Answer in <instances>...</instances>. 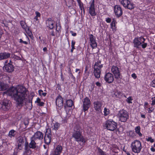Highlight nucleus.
<instances>
[{
    "label": "nucleus",
    "mask_w": 155,
    "mask_h": 155,
    "mask_svg": "<svg viewBox=\"0 0 155 155\" xmlns=\"http://www.w3.org/2000/svg\"><path fill=\"white\" fill-rule=\"evenodd\" d=\"M28 91V90L23 86L19 87L18 89L16 87L12 86L4 92L3 94L14 98L17 102V106L21 107L23 106Z\"/></svg>",
    "instance_id": "1"
},
{
    "label": "nucleus",
    "mask_w": 155,
    "mask_h": 155,
    "mask_svg": "<svg viewBox=\"0 0 155 155\" xmlns=\"http://www.w3.org/2000/svg\"><path fill=\"white\" fill-rule=\"evenodd\" d=\"M83 129L79 126H76L74 128L72 134V137L78 142H81L83 144L86 142L87 140L85 137L82 135Z\"/></svg>",
    "instance_id": "2"
},
{
    "label": "nucleus",
    "mask_w": 155,
    "mask_h": 155,
    "mask_svg": "<svg viewBox=\"0 0 155 155\" xmlns=\"http://www.w3.org/2000/svg\"><path fill=\"white\" fill-rule=\"evenodd\" d=\"M103 64H101V61L98 60L95 62L93 66V74L96 78L99 79L100 78L101 69Z\"/></svg>",
    "instance_id": "3"
},
{
    "label": "nucleus",
    "mask_w": 155,
    "mask_h": 155,
    "mask_svg": "<svg viewBox=\"0 0 155 155\" xmlns=\"http://www.w3.org/2000/svg\"><path fill=\"white\" fill-rule=\"evenodd\" d=\"M117 124L113 120L109 119L107 120L104 124V127L107 130L114 131L117 128Z\"/></svg>",
    "instance_id": "4"
},
{
    "label": "nucleus",
    "mask_w": 155,
    "mask_h": 155,
    "mask_svg": "<svg viewBox=\"0 0 155 155\" xmlns=\"http://www.w3.org/2000/svg\"><path fill=\"white\" fill-rule=\"evenodd\" d=\"M132 151L134 153H140L142 147L141 142L138 140H134L132 142L130 146Z\"/></svg>",
    "instance_id": "5"
},
{
    "label": "nucleus",
    "mask_w": 155,
    "mask_h": 155,
    "mask_svg": "<svg viewBox=\"0 0 155 155\" xmlns=\"http://www.w3.org/2000/svg\"><path fill=\"white\" fill-rule=\"evenodd\" d=\"M119 120L121 122H126L129 118V114L125 110L122 109L120 110L118 114Z\"/></svg>",
    "instance_id": "6"
},
{
    "label": "nucleus",
    "mask_w": 155,
    "mask_h": 155,
    "mask_svg": "<svg viewBox=\"0 0 155 155\" xmlns=\"http://www.w3.org/2000/svg\"><path fill=\"white\" fill-rule=\"evenodd\" d=\"M45 132V135L44 137V142L49 145L51 142L52 139V133L51 129L46 128Z\"/></svg>",
    "instance_id": "7"
},
{
    "label": "nucleus",
    "mask_w": 155,
    "mask_h": 155,
    "mask_svg": "<svg viewBox=\"0 0 155 155\" xmlns=\"http://www.w3.org/2000/svg\"><path fill=\"white\" fill-rule=\"evenodd\" d=\"M1 105V108L2 110L5 111H8L10 108L11 103V101L7 99H4L0 102Z\"/></svg>",
    "instance_id": "8"
},
{
    "label": "nucleus",
    "mask_w": 155,
    "mask_h": 155,
    "mask_svg": "<svg viewBox=\"0 0 155 155\" xmlns=\"http://www.w3.org/2000/svg\"><path fill=\"white\" fill-rule=\"evenodd\" d=\"M120 4L125 8L132 9L134 8V5L129 0H119Z\"/></svg>",
    "instance_id": "9"
},
{
    "label": "nucleus",
    "mask_w": 155,
    "mask_h": 155,
    "mask_svg": "<svg viewBox=\"0 0 155 155\" xmlns=\"http://www.w3.org/2000/svg\"><path fill=\"white\" fill-rule=\"evenodd\" d=\"M94 2V0H92L91 3H90V5L88 7V13L92 17H94L97 14L95 7Z\"/></svg>",
    "instance_id": "10"
},
{
    "label": "nucleus",
    "mask_w": 155,
    "mask_h": 155,
    "mask_svg": "<svg viewBox=\"0 0 155 155\" xmlns=\"http://www.w3.org/2000/svg\"><path fill=\"white\" fill-rule=\"evenodd\" d=\"M114 11L116 17L119 18L122 15L123 11L121 7L119 5H116L114 6Z\"/></svg>",
    "instance_id": "11"
},
{
    "label": "nucleus",
    "mask_w": 155,
    "mask_h": 155,
    "mask_svg": "<svg viewBox=\"0 0 155 155\" xmlns=\"http://www.w3.org/2000/svg\"><path fill=\"white\" fill-rule=\"evenodd\" d=\"M56 104L57 109L61 110L63 104V98L60 95H59L56 97Z\"/></svg>",
    "instance_id": "12"
},
{
    "label": "nucleus",
    "mask_w": 155,
    "mask_h": 155,
    "mask_svg": "<svg viewBox=\"0 0 155 155\" xmlns=\"http://www.w3.org/2000/svg\"><path fill=\"white\" fill-rule=\"evenodd\" d=\"M104 79L106 82L108 84L112 83L114 81V75L110 72L106 73L104 75Z\"/></svg>",
    "instance_id": "13"
},
{
    "label": "nucleus",
    "mask_w": 155,
    "mask_h": 155,
    "mask_svg": "<svg viewBox=\"0 0 155 155\" xmlns=\"http://www.w3.org/2000/svg\"><path fill=\"white\" fill-rule=\"evenodd\" d=\"M44 138V134L41 131H37L35 132L31 137V138L36 141H41Z\"/></svg>",
    "instance_id": "14"
},
{
    "label": "nucleus",
    "mask_w": 155,
    "mask_h": 155,
    "mask_svg": "<svg viewBox=\"0 0 155 155\" xmlns=\"http://www.w3.org/2000/svg\"><path fill=\"white\" fill-rule=\"evenodd\" d=\"M94 110L97 112H101L102 111V103L101 101H96L93 103Z\"/></svg>",
    "instance_id": "15"
},
{
    "label": "nucleus",
    "mask_w": 155,
    "mask_h": 155,
    "mask_svg": "<svg viewBox=\"0 0 155 155\" xmlns=\"http://www.w3.org/2000/svg\"><path fill=\"white\" fill-rule=\"evenodd\" d=\"M90 44L92 49L97 47V44L96 41V38L92 34L89 35Z\"/></svg>",
    "instance_id": "16"
},
{
    "label": "nucleus",
    "mask_w": 155,
    "mask_h": 155,
    "mask_svg": "<svg viewBox=\"0 0 155 155\" xmlns=\"http://www.w3.org/2000/svg\"><path fill=\"white\" fill-rule=\"evenodd\" d=\"M134 47L136 48L139 49L140 46L141 45V37H136L134 38L133 41Z\"/></svg>",
    "instance_id": "17"
},
{
    "label": "nucleus",
    "mask_w": 155,
    "mask_h": 155,
    "mask_svg": "<svg viewBox=\"0 0 155 155\" xmlns=\"http://www.w3.org/2000/svg\"><path fill=\"white\" fill-rule=\"evenodd\" d=\"M11 61L7 64L5 65L3 68L7 72L11 73L14 71V67L11 63Z\"/></svg>",
    "instance_id": "18"
},
{
    "label": "nucleus",
    "mask_w": 155,
    "mask_h": 155,
    "mask_svg": "<svg viewBox=\"0 0 155 155\" xmlns=\"http://www.w3.org/2000/svg\"><path fill=\"white\" fill-rule=\"evenodd\" d=\"M25 141L23 138L19 136L18 138V148L19 150H22L24 145Z\"/></svg>",
    "instance_id": "19"
},
{
    "label": "nucleus",
    "mask_w": 155,
    "mask_h": 155,
    "mask_svg": "<svg viewBox=\"0 0 155 155\" xmlns=\"http://www.w3.org/2000/svg\"><path fill=\"white\" fill-rule=\"evenodd\" d=\"M35 140L34 139L31 138V141L29 143L28 142L26 141L25 143V145H28V147L30 149H35L36 148V143L35 142Z\"/></svg>",
    "instance_id": "20"
},
{
    "label": "nucleus",
    "mask_w": 155,
    "mask_h": 155,
    "mask_svg": "<svg viewBox=\"0 0 155 155\" xmlns=\"http://www.w3.org/2000/svg\"><path fill=\"white\" fill-rule=\"evenodd\" d=\"M111 71L114 76L120 75V69L116 66L113 65L111 67Z\"/></svg>",
    "instance_id": "21"
},
{
    "label": "nucleus",
    "mask_w": 155,
    "mask_h": 155,
    "mask_svg": "<svg viewBox=\"0 0 155 155\" xmlns=\"http://www.w3.org/2000/svg\"><path fill=\"white\" fill-rule=\"evenodd\" d=\"M63 148L61 146L58 145L54 149L52 155H60L62 151Z\"/></svg>",
    "instance_id": "22"
},
{
    "label": "nucleus",
    "mask_w": 155,
    "mask_h": 155,
    "mask_svg": "<svg viewBox=\"0 0 155 155\" xmlns=\"http://www.w3.org/2000/svg\"><path fill=\"white\" fill-rule=\"evenodd\" d=\"M73 106L74 107V102L71 99L67 100L65 103L64 104V107L65 109L67 107H71Z\"/></svg>",
    "instance_id": "23"
},
{
    "label": "nucleus",
    "mask_w": 155,
    "mask_h": 155,
    "mask_svg": "<svg viewBox=\"0 0 155 155\" xmlns=\"http://www.w3.org/2000/svg\"><path fill=\"white\" fill-rule=\"evenodd\" d=\"M123 93L121 91L116 90L114 92L113 94V97L117 99H120L123 97Z\"/></svg>",
    "instance_id": "24"
},
{
    "label": "nucleus",
    "mask_w": 155,
    "mask_h": 155,
    "mask_svg": "<svg viewBox=\"0 0 155 155\" xmlns=\"http://www.w3.org/2000/svg\"><path fill=\"white\" fill-rule=\"evenodd\" d=\"M11 54L9 53L6 52H1L0 53V60L7 59L10 58Z\"/></svg>",
    "instance_id": "25"
},
{
    "label": "nucleus",
    "mask_w": 155,
    "mask_h": 155,
    "mask_svg": "<svg viewBox=\"0 0 155 155\" xmlns=\"http://www.w3.org/2000/svg\"><path fill=\"white\" fill-rule=\"evenodd\" d=\"M127 136L131 138H136L138 137V135L135 133L134 130H130L127 132Z\"/></svg>",
    "instance_id": "26"
},
{
    "label": "nucleus",
    "mask_w": 155,
    "mask_h": 155,
    "mask_svg": "<svg viewBox=\"0 0 155 155\" xmlns=\"http://www.w3.org/2000/svg\"><path fill=\"white\" fill-rule=\"evenodd\" d=\"M24 150L23 151L22 155H31V154L32 151L28 147V145L24 144Z\"/></svg>",
    "instance_id": "27"
},
{
    "label": "nucleus",
    "mask_w": 155,
    "mask_h": 155,
    "mask_svg": "<svg viewBox=\"0 0 155 155\" xmlns=\"http://www.w3.org/2000/svg\"><path fill=\"white\" fill-rule=\"evenodd\" d=\"M46 25L50 29H52L54 28L53 21L51 18H48L47 20Z\"/></svg>",
    "instance_id": "28"
},
{
    "label": "nucleus",
    "mask_w": 155,
    "mask_h": 155,
    "mask_svg": "<svg viewBox=\"0 0 155 155\" xmlns=\"http://www.w3.org/2000/svg\"><path fill=\"white\" fill-rule=\"evenodd\" d=\"M8 87V84L3 82H0V88L2 91H5L7 89Z\"/></svg>",
    "instance_id": "29"
},
{
    "label": "nucleus",
    "mask_w": 155,
    "mask_h": 155,
    "mask_svg": "<svg viewBox=\"0 0 155 155\" xmlns=\"http://www.w3.org/2000/svg\"><path fill=\"white\" fill-rule=\"evenodd\" d=\"M117 22L116 20L113 19L110 24V28L113 31H116V24Z\"/></svg>",
    "instance_id": "30"
},
{
    "label": "nucleus",
    "mask_w": 155,
    "mask_h": 155,
    "mask_svg": "<svg viewBox=\"0 0 155 155\" xmlns=\"http://www.w3.org/2000/svg\"><path fill=\"white\" fill-rule=\"evenodd\" d=\"M140 126L136 127L134 128L135 133L138 135L139 137H142L143 136L142 134L140 132Z\"/></svg>",
    "instance_id": "31"
},
{
    "label": "nucleus",
    "mask_w": 155,
    "mask_h": 155,
    "mask_svg": "<svg viewBox=\"0 0 155 155\" xmlns=\"http://www.w3.org/2000/svg\"><path fill=\"white\" fill-rule=\"evenodd\" d=\"M91 104H82V111L84 112L88 111L89 108L91 106Z\"/></svg>",
    "instance_id": "32"
},
{
    "label": "nucleus",
    "mask_w": 155,
    "mask_h": 155,
    "mask_svg": "<svg viewBox=\"0 0 155 155\" xmlns=\"http://www.w3.org/2000/svg\"><path fill=\"white\" fill-rule=\"evenodd\" d=\"M25 35H26V40L27 41H23L22 39L21 38L19 39V43H23L25 45H27L29 43L30 44V39L28 36L25 34Z\"/></svg>",
    "instance_id": "33"
},
{
    "label": "nucleus",
    "mask_w": 155,
    "mask_h": 155,
    "mask_svg": "<svg viewBox=\"0 0 155 155\" xmlns=\"http://www.w3.org/2000/svg\"><path fill=\"white\" fill-rule=\"evenodd\" d=\"M53 125L52 127L53 130L57 131L60 127V124L58 122H56L55 123H53Z\"/></svg>",
    "instance_id": "34"
},
{
    "label": "nucleus",
    "mask_w": 155,
    "mask_h": 155,
    "mask_svg": "<svg viewBox=\"0 0 155 155\" xmlns=\"http://www.w3.org/2000/svg\"><path fill=\"white\" fill-rule=\"evenodd\" d=\"M83 104H91V102L89 98L86 97L82 100Z\"/></svg>",
    "instance_id": "35"
},
{
    "label": "nucleus",
    "mask_w": 155,
    "mask_h": 155,
    "mask_svg": "<svg viewBox=\"0 0 155 155\" xmlns=\"http://www.w3.org/2000/svg\"><path fill=\"white\" fill-rule=\"evenodd\" d=\"M140 37L141 38V42H142V44L141 45V46L144 49L147 47V43L144 42L146 41V39L143 37L142 36H141Z\"/></svg>",
    "instance_id": "36"
},
{
    "label": "nucleus",
    "mask_w": 155,
    "mask_h": 155,
    "mask_svg": "<svg viewBox=\"0 0 155 155\" xmlns=\"http://www.w3.org/2000/svg\"><path fill=\"white\" fill-rule=\"evenodd\" d=\"M20 25L22 28L24 29L25 30H26L27 28V26L26 23H25V21H21L20 22Z\"/></svg>",
    "instance_id": "37"
},
{
    "label": "nucleus",
    "mask_w": 155,
    "mask_h": 155,
    "mask_svg": "<svg viewBox=\"0 0 155 155\" xmlns=\"http://www.w3.org/2000/svg\"><path fill=\"white\" fill-rule=\"evenodd\" d=\"M68 73L69 74V75L70 77L71 78V79L72 80V82L75 81L76 80L75 78L72 74L70 68H69V70L68 71Z\"/></svg>",
    "instance_id": "38"
},
{
    "label": "nucleus",
    "mask_w": 155,
    "mask_h": 155,
    "mask_svg": "<svg viewBox=\"0 0 155 155\" xmlns=\"http://www.w3.org/2000/svg\"><path fill=\"white\" fill-rule=\"evenodd\" d=\"M79 8L80 10L81 11V13H82V11L83 12L84 14H85V9L84 7V4L82 2L81 3L78 4Z\"/></svg>",
    "instance_id": "39"
},
{
    "label": "nucleus",
    "mask_w": 155,
    "mask_h": 155,
    "mask_svg": "<svg viewBox=\"0 0 155 155\" xmlns=\"http://www.w3.org/2000/svg\"><path fill=\"white\" fill-rule=\"evenodd\" d=\"M15 131L14 130H11L8 133V136L11 137L12 138V137H14L15 136Z\"/></svg>",
    "instance_id": "40"
},
{
    "label": "nucleus",
    "mask_w": 155,
    "mask_h": 155,
    "mask_svg": "<svg viewBox=\"0 0 155 155\" xmlns=\"http://www.w3.org/2000/svg\"><path fill=\"white\" fill-rule=\"evenodd\" d=\"M75 42L74 40H72L71 43V52L72 53L73 52L74 50L75 49Z\"/></svg>",
    "instance_id": "41"
},
{
    "label": "nucleus",
    "mask_w": 155,
    "mask_h": 155,
    "mask_svg": "<svg viewBox=\"0 0 155 155\" xmlns=\"http://www.w3.org/2000/svg\"><path fill=\"white\" fill-rule=\"evenodd\" d=\"M98 152L100 155H108L106 152L104 151L100 148H98Z\"/></svg>",
    "instance_id": "42"
},
{
    "label": "nucleus",
    "mask_w": 155,
    "mask_h": 155,
    "mask_svg": "<svg viewBox=\"0 0 155 155\" xmlns=\"http://www.w3.org/2000/svg\"><path fill=\"white\" fill-rule=\"evenodd\" d=\"M104 116H106L110 114V110L109 109L107 108L106 107H104Z\"/></svg>",
    "instance_id": "43"
},
{
    "label": "nucleus",
    "mask_w": 155,
    "mask_h": 155,
    "mask_svg": "<svg viewBox=\"0 0 155 155\" xmlns=\"http://www.w3.org/2000/svg\"><path fill=\"white\" fill-rule=\"evenodd\" d=\"M28 35V36L31 38H32V37H33L32 36V34L31 32V31L29 30V28H27V29L26 30H25Z\"/></svg>",
    "instance_id": "44"
},
{
    "label": "nucleus",
    "mask_w": 155,
    "mask_h": 155,
    "mask_svg": "<svg viewBox=\"0 0 155 155\" xmlns=\"http://www.w3.org/2000/svg\"><path fill=\"white\" fill-rule=\"evenodd\" d=\"M120 75H119L117 76H114L116 82L118 84L120 83L121 82Z\"/></svg>",
    "instance_id": "45"
},
{
    "label": "nucleus",
    "mask_w": 155,
    "mask_h": 155,
    "mask_svg": "<svg viewBox=\"0 0 155 155\" xmlns=\"http://www.w3.org/2000/svg\"><path fill=\"white\" fill-rule=\"evenodd\" d=\"M133 100V99L131 96H129L126 100V101L129 104H132V101Z\"/></svg>",
    "instance_id": "46"
},
{
    "label": "nucleus",
    "mask_w": 155,
    "mask_h": 155,
    "mask_svg": "<svg viewBox=\"0 0 155 155\" xmlns=\"http://www.w3.org/2000/svg\"><path fill=\"white\" fill-rule=\"evenodd\" d=\"M154 108L153 107H151L147 109V111L148 113L150 114L153 112L154 110Z\"/></svg>",
    "instance_id": "47"
},
{
    "label": "nucleus",
    "mask_w": 155,
    "mask_h": 155,
    "mask_svg": "<svg viewBox=\"0 0 155 155\" xmlns=\"http://www.w3.org/2000/svg\"><path fill=\"white\" fill-rule=\"evenodd\" d=\"M56 31L58 33H60L61 32V25H58L57 24L56 25Z\"/></svg>",
    "instance_id": "48"
},
{
    "label": "nucleus",
    "mask_w": 155,
    "mask_h": 155,
    "mask_svg": "<svg viewBox=\"0 0 155 155\" xmlns=\"http://www.w3.org/2000/svg\"><path fill=\"white\" fill-rule=\"evenodd\" d=\"M146 140L147 141H150V142L152 143L154 142V140L151 137H149L147 138H146Z\"/></svg>",
    "instance_id": "49"
},
{
    "label": "nucleus",
    "mask_w": 155,
    "mask_h": 155,
    "mask_svg": "<svg viewBox=\"0 0 155 155\" xmlns=\"http://www.w3.org/2000/svg\"><path fill=\"white\" fill-rule=\"evenodd\" d=\"M23 123L25 126V127H27L29 124V120L27 119H25L24 120Z\"/></svg>",
    "instance_id": "50"
},
{
    "label": "nucleus",
    "mask_w": 155,
    "mask_h": 155,
    "mask_svg": "<svg viewBox=\"0 0 155 155\" xmlns=\"http://www.w3.org/2000/svg\"><path fill=\"white\" fill-rule=\"evenodd\" d=\"M12 58H14L15 59L18 60H21V58L20 57L17 56L15 54H13V55H12Z\"/></svg>",
    "instance_id": "51"
},
{
    "label": "nucleus",
    "mask_w": 155,
    "mask_h": 155,
    "mask_svg": "<svg viewBox=\"0 0 155 155\" xmlns=\"http://www.w3.org/2000/svg\"><path fill=\"white\" fill-rule=\"evenodd\" d=\"M151 105L153 106L155 105V96L151 98Z\"/></svg>",
    "instance_id": "52"
},
{
    "label": "nucleus",
    "mask_w": 155,
    "mask_h": 155,
    "mask_svg": "<svg viewBox=\"0 0 155 155\" xmlns=\"http://www.w3.org/2000/svg\"><path fill=\"white\" fill-rule=\"evenodd\" d=\"M73 2L72 0L71 2H69L68 3L66 2V5L69 8H70L71 7V5L72 4Z\"/></svg>",
    "instance_id": "53"
},
{
    "label": "nucleus",
    "mask_w": 155,
    "mask_h": 155,
    "mask_svg": "<svg viewBox=\"0 0 155 155\" xmlns=\"http://www.w3.org/2000/svg\"><path fill=\"white\" fill-rule=\"evenodd\" d=\"M151 84L152 87H155V78L152 81Z\"/></svg>",
    "instance_id": "54"
},
{
    "label": "nucleus",
    "mask_w": 155,
    "mask_h": 155,
    "mask_svg": "<svg viewBox=\"0 0 155 155\" xmlns=\"http://www.w3.org/2000/svg\"><path fill=\"white\" fill-rule=\"evenodd\" d=\"M36 17H40L41 16V14L38 11H36L35 12Z\"/></svg>",
    "instance_id": "55"
},
{
    "label": "nucleus",
    "mask_w": 155,
    "mask_h": 155,
    "mask_svg": "<svg viewBox=\"0 0 155 155\" xmlns=\"http://www.w3.org/2000/svg\"><path fill=\"white\" fill-rule=\"evenodd\" d=\"M106 21L107 23H110L111 21V18H106Z\"/></svg>",
    "instance_id": "56"
},
{
    "label": "nucleus",
    "mask_w": 155,
    "mask_h": 155,
    "mask_svg": "<svg viewBox=\"0 0 155 155\" xmlns=\"http://www.w3.org/2000/svg\"><path fill=\"white\" fill-rule=\"evenodd\" d=\"M131 76L134 79H136L137 78V76L135 73L132 74Z\"/></svg>",
    "instance_id": "57"
},
{
    "label": "nucleus",
    "mask_w": 155,
    "mask_h": 155,
    "mask_svg": "<svg viewBox=\"0 0 155 155\" xmlns=\"http://www.w3.org/2000/svg\"><path fill=\"white\" fill-rule=\"evenodd\" d=\"M70 33L73 36H76L77 35V33L75 32L74 33L72 31H70Z\"/></svg>",
    "instance_id": "58"
},
{
    "label": "nucleus",
    "mask_w": 155,
    "mask_h": 155,
    "mask_svg": "<svg viewBox=\"0 0 155 155\" xmlns=\"http://www.w3.org/2000/svg\"><path fill=\"white\" fill-rule=\"evenodd\" d=\"M45 104V103H44V102H40L38 104V105L39 106H44Z\"/></svg>",
    "instance_id": "59"
},
{
    "label": "nucleus",
    "mask_w": 155,
    "mask_h": 155,
    "mask_svg": "<svg viewBox=\"0 0 155 155\" xmlns=\"http://www.w3.org/2000/svg\"><path fill=\"white\" fill-rule=\"evenodd\" d=\"M41 101V100L40 98L38 97L36 100L35 101V103H37L39 104Z\"/></svg>",
    "instance_id": "60"
},
{
    "label": "nucleus",
    "mask_w": 155,
    "mask_h": 155,
    "mask_svg": "<svg viewBox=\"0 0 155 155\" xmlns=\"http://www.w3.org/2000/svg\"><path fill=\"white\" fill-rule=\"evenodd\" d=\"M95 84L98 87H100L101 86V84L99 82H96Z\"/></svg>",
    "instance_id": "61"
},
{
    "label": "nucleus",
    "mask_w": 155,
    "mask_h": 155,
    "mask_svg": "<svg viewBox=\"0 0 155 155\" xmlns=\"http://www.w3.org/2000/svg\"><path fill=\"white\" fill-rule=\"evenodd\" d=\"M51 35L52 36H54L55 35V33L54 31H52L51 32Z\"/></svg>",
    "instance_id": "62"
},
{
    "label": "nucleus",
    "mask_w": 155,
    "mask_h": 155,
    "mask_svg": "<svg viewBox=\"0 0 155 155\" xmlns=\"http://www.w3.org/2000/svg\"><path fill=\"white\" fill-rule=\"evenodd\" d=\"M43 92V91L42 90L40 89L38 91V93L40 95H41L42 93Z\"/></svg>",
    "instance_id": "63"
},
{
    "label": "nucleus",
    "mask_w": 155,
    "mask_h": 155,
    "mask_svg": "<svg viewBox=\"0 0 155 155\" xmlns=\"http://www.w3.org/2000/svg\"><path fill=\"white\" fill-rule=\"evenodd\" d=\"M122 150H123V151H124V152H126L127 151V149H126V147H125V146H124L123 147Z\"/></svg>",
    "instance_id": "64"
}]
</instances>
